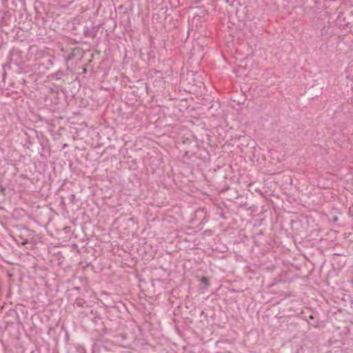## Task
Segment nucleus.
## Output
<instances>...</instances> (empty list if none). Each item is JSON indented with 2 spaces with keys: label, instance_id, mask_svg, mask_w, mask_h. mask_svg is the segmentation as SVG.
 <instances>
[{
  "label": "nucleus",
  "instance_id": "nucleus-7",
  "mask_svg": "<svg viewBox=\"0 0 353 353\" xmlns=\"http://www.w3.org/2000/svg\"><path fill=\"white\" fill-rule=\"evenodd\" d=\"M75 304L77 306L80 307L82 308V310H83L85 308L84 305H86V301L81 298H77L75 300Z\"/></svg>",
  "mask_w": 353,
  "mask_h": 353
},
{
  "label": "nucleus",
  "instance_id": "nucleus-8",
  "mask_svg": "<svg viewBox=\"0 0 353 353\" xmlns=\"http://www.w3.org/2000/svg\"><path fill=\"white\" fill-rule=\"evenodd\" d=\"M63 74L64 72L63 71H58L57 72L53 74L52 77L55 79H60Z\"/></svg>",
  "mask_w": 353,
  "mask_h": 353
},
{
  "label": "nucleus",
  "instance_id": "nucleus-2",
  "mask_svg": "<svg viewBox=\"0 0 353 353\" xmlns=\"http://www.w3.org/2000/svg\"><path fill=\"white\" fill-rule=\"evenodd\" d=\"M78 317L81 319L87 318L96 324L101 320V317L98 314L97 311L92 309L87 305L85 308L79 312Z\"/></svg>",
  "mask_w": 353,
  "mask_h": 353
},
{
  "label": "nucleus",
  "instance_id": "nucleus-14",
  "mask_svg": "<svg viewBox=\"0 0 353 353\" xmlns=\"http://www.w3.org/2000/svg\"><path fill=\"white\" fill-rule=\"evenodd\" d=\"M71 197H72V201H73V200L75 199V195L74 194H72L71 195Z\"/></svg>",
  "mask_w": 353,
  "mask_h": 353
},
{
  "label": "nucleus",
  "instance_id": "nucleus-1",
  "mask_svg": "<svg viewBox=\"0 0 353 353\" xmlns=\"http://www.w3.org/2000/svg\"><path fill=\"white\" fill-rule=\"evenodd\" d=\"M9 62L10 64H14L19 68L22 69L23 65L25 63V59L23 56V52L16 48H13L9 53Z\"/></svg>",
  "mask_w": 353,
  "mask_h": 353
},
{
  "label": "nucleus",
  "instance_id": "nucleus-3",
  "mask_svg": "<svg viewBox=\"0 0 353 353\" xmlns=\"http://www.w3.org/2000/svg\"><path fill=\"white\" fill-rule=\"evenodd\" d=\"M66 95L63 90L59 91L56 90L52 92V96L50 97V100L55 105H59L62 103V101H65Z\"/></svg>",
  "mask_w": 353,
  "mask_h": 353
},
{
  "label": "nucleus",
  "instance_id": "nucleus-15",
  "mask_svg": "<svg viewBox=\"0 0 353 353\" xmlns=\"http://www.w3.org/2000/svg\"><path fill=\"white\" fill-rule=\"evenodd\" d=\"M99 353H101V352H99Z\"/></svg>",
  "mask_w": 353,
  "mask_h": 353
},
{
  "label": "nucleus",
  "instance_id": "nucleus-10",
  "mask_svg": "<svg viewBox=\"0 0 353 353\" xmlns=\"http://www.w3.org/2000/svg\"><path fill=\"white\" fill-rule=\"evenodd\" d=\"M56 90H58L56 86H54V88H50L51 96H52V92H54Z\"/></svg>",
  "mask_w": 353,
  "mask_h": 353
},
{
  "label": "nucleus",
  "instance_id": "nucleus-11",
  "mask_svg": "<svg viewBox=\"0 0 353 353\" xmlns=\"http://www.w3.org/2000/svg\"><path fill=\"white\" fill-rule=\"evenodd\" d=\"M338 220H339V219H338V216H334L332 217V221L333 222H336Z\"/></svg>",
  "mask_w": 353,
  "mask_h": 353
},
{
  "label": "nucleus",
  "instance_id": "nucleus-9",
  "mask_svg": "<svg viewBox=\"0 0 353 353\" xmlns=\"http://www.w3.org/2000/svg\"><path fill=\"white\" fill-rule=\"evenodd\" d=\"M118 10H123L124 12H127V8H125L124 6L121 5L118 7Z\"/></svg>",
  "mask_w": 353,
  "mask_h": 353
},
{
  "label": "nucleus",
  "instance_id": "nucleus-5",
  "mask_svg": "<svg viewBox=\"0 0 353 353\" xmlns=\"http://www.w3.org/2000/svg\"><path fill=\"white\" fill-rule=\"evenodd\" d=\"M67 353H85V350L80 345H70Z\"/></svg>",
  "mask_w": 353,
  "mask_h": 353
},
{
  "label": "nucleus",
  "instance_id": "nucleus-6",
  "mask_svg": "<svg viewBox=\"0 0 353 353\" xmlns=\"http://www.w3.org/2000/svg\"><path fill=\"white\" fill-rule=\"evenodd\" d=\"M83 34L86 37H90L94 38L97 36L96 28L92 27V28L90 29L88 27H84Z\"/></svg>",
  "mask_w": 353,
  "mask_h": 353
},
{
  "label": "nucleus",
  "instance_id": "nucleus-4",
  "mask_svg": "<svg viewBox=\"0 0 353 353\" xmlns=\"http://www.w3.org/2000/svg\"><path fill=\"white\" fill-rule=\"evenodd\" d=\"M210 286V282L208 277L203 276L199 280V284L198 285V290L200 294H205L208 288Z\"/></svg>",
  "mask_w": 353,
  "mask_h": 353
},
{
  "label": "nucleus",
  "instance_id": "nucleus-13",
  "mask_svg": "<svg viewBox=\"0 0 353 353\" xmlns=\"http://www.w3.org/2000/svg\"><path fill=\"white\" fill-rule=\"evenodd\" d=\"M48 63L50 64V65H52V61L51 59H48Z\"/></svg>",
  "mask_w": 353,
  "mask_h": 353
},
{
  "label": "nucleus",
  "instance_id": "nucleus-12",
  "mask_svg": "<svg viewBox=\"0 0 353 353\" xmlns=\"http://www.w3.org/2000/svg\"><path fill=\"white\" fill-rule=\"evenodd\" d=\"M5 191V188L3 187L2 185L0 184V192H3Z\"/></svg>",
  "mask_w": 353,
  "mask_h": 353
}]
</instances>
